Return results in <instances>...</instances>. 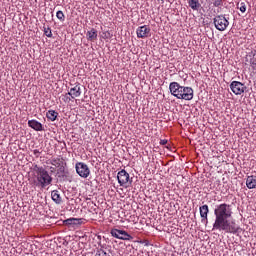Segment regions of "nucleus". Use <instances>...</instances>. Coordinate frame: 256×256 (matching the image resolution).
<instances>
[{"label":"nucleus","instance_id":"nucleus-26","mask_svg":"<svg viewBox=\"0 0 256 256\" xmlns=\"http://www.w3.org/2000/svg\"><path fill=\"white\" fill-rule=\"evenodd\" d=\"M167 140L166 139H163V140H160V145H167Z\"/></svg>","mask_w":256,"mask_h":256},{"label":"nucleus","instance_id":"nucleus-13","mask_svg":"<svg viewBox=\"0 0 256 256\" xmlns=\"http://www.w3.org/2000/svg\"><path fill=\"white\" fill-rule=\"evenodd\" d=\"M246 187L248 189H256V175L247 176Z\"/></svg>","mask_w":256,"mask_h":256},{"label":"nucleus","instance_id":"nucleus-14","mask_svg":"<svg viewBox=\"0 0 256 256\" xmlns=\"http://www.w3.org/2000/svg\"><path fill=\"white\" fill-rule=\"evenodd\" d=\"M188 6L192 11H199L201 9V2L199 0H188Z\"/></svg>","mask_w":256,"mask_h":256},{"label":"nucleus","instance_id":"nucleus-15","mask_svg":"<svg viewBox=\"0 0 256 256\" xmlns=\"http://www.w3.org/2000/svg\"><path fill=\"white\" fill-rule=\"evenodd\" d=\"M86 37L88 41H97V31L95 30V28H92L90 31H88L86 33Z\"/></svg>","mask_w":256,"mask_h":256},{"label":"nucleus","instance_id":"nucleus-3","mask_svg":"<svg viewBox=\"0 0 256 256\" xmlns=\"http://www.w3.org/2000/svg\"><path fill=\"white\" fill-rule=\"evenodd\" d=\"M169 91L176 99H183L184 101H191L194 97L193 88L188 86H181L179 82H171L169 84Z\"/></svg>","mask_w":256,"mask_h":256},{"label":"nucleus","instance_id":"nucleus-11","mask_svg":"<svg viewBox=\"0 0 256 256\" xmlns=\"http://www.w3.org/2000/svg\"><path fill=\"white\" fill-rule=\"evenodd\" d=\"M68 95L71 97V99H77V97H81V84L76 83L75 86L70 89Z\"/></svg>","mask_w":256,"mask_h":256},{"label":"nucleus","instance_id":"nucleus-8","mask_svg":"<svg viewBox=\"0 0 256 256\" xmlns=\"http://www.w3.org/2000/svg\"><path fill=\"white\" fill-rule=\"evenodd\" d=\"M230 89L234 95H243L247 89V86L239 81H232L230 84Z\"/></svg>","mask_w":256,"mask_h":256},{"label":"nucleus","instance_id":"nucleus-1","mask_svg":"<svg viewBox=\"0 0 256 256\" xmlns=\"http://www.w3.org/2000/svg\"><path fill=\"white\" fill-rule=\"evenodd\" d=\"M215 221L213 223L214 231H224L235 235L239 233V226L235 221H229L233 217V208L230 204L222 203L214 209Z\"/></svg>","mask_w":256,"mask_h":256},{"label":"nucleus","instance_id":"nucleus-5","mask_svg":"<svg viewBox=\"0 0 256 256\" xmlns=\"http://www.w3.org/2000/svg\"><path fill=\"white\" fill-rule=\"evenodd\" d=\"M75 170L77 175L82 177V179H87L91 175V169H89V166L85 162H77L75 164Z\"/></svg>","mask_w":256,"mask_h":256},{"label":"nucleus","instance_id":"nucleus-28","mask_svg":"<svg viewBox=\"0 0 256 256\" xmlns=\"http://www.w3.org/2000/svg\"><path fill=\"white\" fill-rule=\"evenodd\" d=\"M39 153V150H34V155H37Z\"/></svg>","mask_w":256,"mask_h":256},{"label":"nucleus","instance_id":"nucleus-6","mask_svg":"<svg viewBox=\"0 0 256 256\" xmlns=\"http://www.w3.org/2000/svg\"><path fill=\"white\" fill-rule=\"evenodd\" d=\"M117 179L120 187H129V185L133 183V180H131V177L125 169L118 172Z\"/></svg>","mask_w":256,"mask_h":256},{"label":"nucleus","instance_id":"nucleus-2","mask_svg":"<svg viewBox=\"0 0 256 256\" xmlns=\"http://www.w3.org/2000/svg\"><path fill=\"white\" fill-rule=\"evenodd\" d=\"M29 183L34 189H37V187L38 189H45L53 183V177L43 166L35 165Z\"/></svg>","mask_w":256,"mask_h":256},{"label":"nucleus","instance_id":"nucleus-21","mask_svg":"<svg viewBox=\"0 0 256 256\" xmlns=\"http://www.w3.org/2000/svg\"><path fill=\"white\" fill-rule=\"evenodd\" d=\"M56 17L57 19H59V21H61L63 23V21H65V14L63 13V11L59 10L56 12Z\"/></svg>","mask_w":256,"mask_h":256},{"label":"nucleus","instance_id":"nucleus-29","mask_svg":"<svg viewBox=\"0 0 256 256\" xmlns=\"http://www.w3.org/2000/svg\"><path fill=\"white\" fill-rule=\"evenodd\" d=\"M165 1V0H162V2Z\"/></svg>","mask_w":256,"mask_h":256},{"label":"nucleus","instance_id":"nucleus-10","mask_svg":"<svg viewBox=\"0 0 256 256\" xmlns=\"http://www.w3.org/2000/svg\"><path fill=\"white\" fill-rule=\"evenodd\" d=\"M201 223H209V206L207 204L200 206Z\"/></svg>","mask_w":256,"mask_h":256},{"label":"nucleus","instance_id":"nucleus-12","mask_svg":"<svg viewBox=\"0 0 256 256\" xmlns=\"http://www.w3.org/2000/svg\"><path fill=\"white\" fill-rule=\"evenodd\" d=\"M28 127L33 129L34 131H45V129L43 128V124L35 119L28 121Z\"/></svg>","mask_w":256,"mask_h":256},{"label":"nucleus","instance_id":"nucleus-24","mask_svg":"<svg viewBox=\"0 0 256 256\" xmlns=\"http://www.w3.org/2000/svg\"><path fill=\"white\" fill-rule=\"evenodd\" d=\"M213 5L214 7H221V5H223V0H214Z\"/></svg>","mask_w":256,"mask_h":256},{"label":"nucleus","instance_id":"nucleus-20","mask_svg":"<svg viewBox=\"0 0 256 256\" xmlns=\"http://www.w3.org/2000/svg\"><path fill=\"white\" fill-rule=\"evenodd\" d=\"M44 29V35H46V37H53V32L51 31V27H43Z\"/></svg>","mask_w":256,"mask_h":256},{"label":"nucleus","instance_id":"nucleus-22","mask_svg":"<svg viewBox=\"0 0 256 256\" xmlns=\"http://www.w3.org/2000/svg\"><path fill=\"white\" fill-rule=\"evenodd\" d=\"M95 256H111L109 253L105 252L103 249H98Z\"/></svg>","mask_w":256,"mask_h":256},{"label":"nucleus","instance_id":"nucleus-4","mask_svg":"<svg viewBox=\"0 0 256 256\" xmlns=\"http://www.w3.org/2000/svg\"><path fill=\"white\" fill-rule=\"evenodd\" d=\"M213 23L217 31H225L227 27H229V20L223 14L215 16L213 18Z\"/></svg>","mask_w":256,"mask_h":256},{"label":"nucleus","instance_id":"nucleus-7","mask_svg":"<svg viewBox=\"0 0 256 256\" xmlns=\"http://www.w3.org/2000/svg\"><path fill=\"white\" fill-rule=\"evenodd\" d=\"M111 235L112 237H115L116 239H121L122 241H131V239H133V236H131L125 230L112 229Z\"/></svg>","mask_w":256,"mask_h":256},{"label":"nucleus","instance_id":"nucleus-18","mask_svg":"<svg viewBox=\"0 0 256 256\" xmlns=\"http://www.w3.org/2000/svg\"><path fill=\"white\" fill-rule=\"evenodd\" d=\"M50 165H53V167H56V169H59L61 165H63V159L61 158H51L49 160Z\"/></svg>","mask_w":256,"mask_h":256},{"label":"nucleus","instance_id":"nucleus-17","mask_svg":"<svg viewBox=\"0 0 256 256\" xmlns=\"http://www.w3.org/2000/svg\"><path fill=\"white\" fill-rule=\"evenodd\" d=\"M51 197L54 203H56L57 205L61 204V201H62L61 194H59L58 190H53L51 192Z\"/></svg>","mask_w":256,"mask_h":256},{"label":"nucleus","instance_id":"nucleus-16","mask_svg":"<svg viewBox=\"0 0 256 256\" xmlns=\"http://www.w3.org/2000/svg\"><path fill=\"white\" fill-rule=\"evenodd\" d=\"M47 119L49 121H57V117H59V113L55 110H48L46 113Z\"/></svg>","mask_w":256,"mask_h":256},{"label":"nucleus","instance_id":"nucleus-9","mask_svg":"<svg viewBox=\"0 0 256 256\" xmlns=\"http://www.w3.org/2000/svg\"><path fill=\"white\" fill-rule=\"evenodd\" d=\"M138 39H147L151 35V27L149 25L139 26L136 29Z\"/></svg>","mask_w":256,"mask_h":256},{"label":"nucleus","instance_id":"nucleus-27","mask_svg":"<svg viewBox=\"0 0 256 256\" xmlns=\"http://www.w3.org/2000/svg\"><path fill=\"white\" fill-rule=\"evenodd\" d=\"M251 64L256 67V62L255 61H252Z\"/></svg>","mask_w":256,"mask_h":256},{"label":"nucleus","instance_id":"nucleus-25","mask_svg":"<svg viewBox=\"0 0 256 256\" xmlns=\"http://www.w3.org/2000/svg\"><path fill=\"white\" fill-rule=\"evenodd\" d=\"M73 221H77V219L76 218H69V219L65 220V223H67L68 225H71V224H73Z\"/></svg>","mask_w":256,"mask_h":256},{"label":"nucleus","instance_id":"nucleus-19","mask_svg":"<svg viewBox=\"0 0 256 256\" xmlns=\"http://www.w3.org/2000/svg\"><path fill=\"white\" fill-rule=\"evenodd\" d=\"M237 8L239 9V11H241V13H245V11H247V5L245 4V2L238 3Z\"/></svg>","mask_w":256,"mask_h":256},{"label":"nucleus","instance_id":"nucleus-23","mask_svg":"<svg viewBox=\"0 0 256 256\" xmlns=\"http://www.w3.org/2000/svg\"><path fill=\"white\" fill-rule=\"evenodd\" d=\"M62 100L64 101V103H70L71 97H69V93H66L65 95H63Z\"/></svg>","mask_w":256,"mask_h":256}]
</instances>
